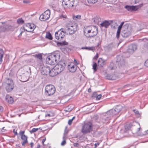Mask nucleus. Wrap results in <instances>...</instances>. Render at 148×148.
<instances>
[{
  "label": "nucleus",
  "instance_id": "f257e3e1",
  "mask_svg": "<svg viewBox=\"0 0 148 148\" xmlns=\"http://www.w3.org/2000/svg\"><path fill=\"white\" fill-rule=\"evenodd\" d=\"M60 58V55L59 53L53 54L48 56L46 59L47 64L50 65H53Z\"/></svg>",
  "mask_w": 148,
  "mask_h": 148
},
{
  "label": "nucleus",
  "instance_id": "f03ea898",
  "mask_svg": "<svg viewBox=\"0 0 148 148\" xmlns=\"http://www.w3.org/2000/svg\"><path fill=\"white\" fill-rule=\"evenodd\" d=\"M68 32L70 35L74 34L77 31V25L74 22H71L68 24L66 26Z\"/></svg>",
  "mask_w": 148,
  "mask_h": 148
},
{
  "label": "nucleus",
  "instance_id": "7ed1b4c3",
  "mask_svg": "<svg viewBox=\"0 0 148 148\" xmlns=\"http://www.w3.org/2000/svg\"><path fill=\"white\" fill-rule=\"evenodd\" d=\"M66 66V64L64 61H60L55 66V70L58 74L64 70Z\"/></svg>",
  "mask_w": 148,
  "mask_h": 148
},
{
  "label": "nucleus",
  "instance_id": "20e7f679",
  "mask_svg": "<svg viewBox=\"0 0 148 148\" xmlns=\"http://www.w3.org/2000/svg\"><path fill=\"white\" fill-rule=\"evenodd\" d=\"M55 91V88L53 85H48L45 87V93L46 95L50 96L53 95Z\"/></svg>",
  "mask_w": 148,
  "mask_h": 148
},
{
  "label": "nucleus",
  "instance_id": "39448f33",
  "mask_svg": "<svg viewBox=\"0 0 148 148\" xmlns=\"http://www.w3.org/2000/svg\"><path fill=\"white\" fill-rule=\"evenodd\" d=\"M66 32V30L65 29L61 28L55 33V36L56 38L60 40H62L64 38Z\"/></svg>",
  "mask_w": 148,
  "mask_h": 148
},
{
  "label": "nucleus",
  "instance_id": "423d86ee",
  "mask_svg": "<svg viewBox=\"0 0 148 148\" xmlns=\"http://www.w3.org/2000/svg\"><path fill=\"white\" fill-rule=\"evenodd\" d=\"M4 84L5 88L8 92L12 91L13 89L14 85L13 81L11 79L8 78Z\"/></svg>",
  "mask_w": 148,
  "mask_h": 148
},
{
  "label": "nucleus",
  "instance_id": "0eeeda50",
  "mask_svg": "<svg viewBox=\"0 0 148 148\" xmlns=\"http://www.w3.org/2000/svg\"><path fill=\"white\" fill-rule=\"evenodd\" d=\"M121 32L122 36L124 37H127L130 34L131 31V27H129L127 24L125 25L123 27Z\"/></svg>",
  "mask_w": 148,
  "mask_h": 148
},
{
  "label": "nucleus",
  "instance_id": "6e6552de",
  "mask_svg": "<svg viewBox=\"0 0 148 148\" xmlns=\"http://www.w3.org/2000/svg\"><path fill=\"white\" fill-rule=\"evenodd\" d=\"M92 129V124L89 122L85 124L83 126L82 132L84 134L90 132Z\"/></svg>",
  "mask_w": 148,
  "mask_h": 148
},
{
  "label": "nucleus",
  "instance_id": "1a4fd4ad",
  "mask_svg": "<svg viewBox=\"0 0 148 148\" xmlns=\"http://www.w3.org/2000/svg\"><path fill=\"white\" fill-rule=\"evenodd\" d=\"M50 15V10H47L43 14L40 15L39 17V19L41 21H46L49 19Z\"/></svg>",
  "mask_w": 148,
  "mask_h": 148
},
{
  "label": "nucleus",
  "instance_id": "9d476101",
  "mask_svg": "<svg viewBox=\"0 0 148 148\" xmlns=\"http://www.w3.org/2000/svg\"><path fill=\"white\" fill-rule=\"evenodd\" d=\"M36 27V26L34 24L28 23L24 26L23 29L27 32H30L33 31Z\"/></svg>",
  "mask_w": 148,
  "mask_h": 148
},
{
  "label": "nucleus",
  "instance_id": "9b49d317",
  "mask_svg": "<svg viewBox=\"0 0 148 148\" xmlns=\"http://www.w3.org/2000/svg\"><path fill=\"white\" fill-rule=\"evenodd\" d=\"M74 0H63L62 4L63 5L67 6L69 7H71L73 6Z\"/></svg>",
  "mask_w": 148,
  "mask_h": 148
},
{
  "label": "nucleus",
  "instance_id": "f8f14e48",
  "mask_svg": "<svg viewBox=\"0 0 148 148\" xmlns=\"http://www.w3.org/2000/svg\"><path fill=\"white\" fill-rule=\"evenodd\" d=\"M98 33V29L95 26L92 27V29L89 34L88 38H91L96 36Z\"/></svg>",
  "mask_w": 148,
  "mask_h": 148
},
{
  "label": "nucleus",
  "instance_id": "ddd939ff",
  "mask_svg": "<svg viewBox=\"0 0 148 148\" xmlns=\"http://www.w3.org/2000/svg\"><path fill=\"white\" fill-rule=\"evenodd\" d=\"M49 72H50V68L49 67H42L40 69L41 73L43 75H47L49 74Z\"/></svg>",
  "mask_w": 148,
  "mask_h": 148
},
{
  "label": "nucleus",
  "instance_id": "4468645a",
  "mask_svg": "<svg viewBox=\"0 0 148 148\" xmlns=\"http://www.w3.org/2000/svg\"><path fill=\"white\" fill-rule=\"evenodd\" d=\"M137 49V47L136 45L132 44L130 45L127 49V52L130 54L133 53L134 51Z\"/></svg>",
  "mask_w": 148,
  "mask_h": 148
},
{
  "label": "nucleus",
  "instance_id": "2eb2a0df",
  "mask_svg": "<svg viewBox=\"0 0 148 148\" xmlns=\"http://www.w3.org/2000/svg\"><path fill=\"white\" fill-rule=\"evenodd\" d=\"M116 62H118V65L120 66H123L125 64V61L121 56H118L117 57Z\"/></svg>",
  "mask_w": 148,
  "mask_h": 148
},
{
  "label": "nucleus",
  "instance_id": "dca6fc26",
  "mask_svg": "<svg viewBox=\"0 0 148 148\" xmlns=\"http://www.w3.org/2000/svg\"><path fill=\"white\" fill-rule=\"evenodd\" d=\"M92 26H90L84 27V33L87 37H88L89 34L91 30Z\"/></svg>",
  "mask_w": 148,
  "mask_h": 148
},
{
  "label": "nucleus",
  "instance_id": "f3484780",
  "mask_svg": "<svg viewBox=\"0 0 148 148\" xmlns=\"http://www.w3.org/2000/svg\"><path fill=\"white\" fill-rule=\"evenodd\" d=\"M125 8L128 11H134L137 10L138 8L136 6H130L126 5L125 6Z\"/></svg>",
  "mask_w": 148,
  "mask_h": 148
},
{
  "label": "nucleus",
  "instance_id": "a211bd4d",
  "mask_svg": "<svg viewBox=\"0 0 148 148\" xmlns=\"http://www.w3.org/2000/svg\"><path fill=\"white\" fill-rule=\"evenodd\" d=\"M112 21H105L100 24L101 27L107 28L108 26L112 23Z\"/></svg>",
  "mask_w": 148,
  "mask_h": 148
},
{
  "label": "nucleus",
  "instance_id": "6ab92c4d",
  "mask_svg": "<svg viewBox=\"0 0 148 148\" xmlns=\"http://www.w3.org/2000/svg\"><path fill=\"white\" fill-rule=\"evenodd\" d=\"M68 68L70 71L71 72H75L76 69V66L73 63L68 65Z\"/></svg>",
  "mask_w": 148,
  "mask_h": 148
},
{
  "label": "nucleus",
  "instance_id": "aec40b11",
  "mask_svg": "<svg viewBox=\"0 0 148 148\" xmlns=\"http://www.w3.org/2000/svg\"><path fill=\"white\" fill-rule=\"evenodd\" d=\"M58 74V73L57 72V71L55 70V68L54 67L51 70L50 69V72L49 75L51 77H53Z\"/></svg>",
  "mask_w": 148,
  "mask_h": 148
},
{
  "label": "nucleus",
  "instance_id": "412c9836",
  "mask_svg": "<svg viewBox=\"0 0 148 148\" xmlns=\"http://www.w3.org/2000/svg\"><path fill=\"white\" fill-rule=\"evenodd\" d=\"M5 99L6 101L10 103H12L13 102V98L9 95H6Z\"/></svg>",
  "mask_w": 148,
  "mask_h": 148
},
{
  "label": "nucleus",
  "instance_id": "4be33fe9",
  "mask_svg": "<svg viewBox=\"0 0 148 148\" xmlns=\"http://www.w3.org/2000/svg\"><path fill=\"white\" fill-rule=\"evenodd\" d=\"M98 65L101 67H103L106 63V61L101 58H100L98 61Z\"/></svg>",
  "mask_w": 148,
  "mask_h": 148
},
{
  "label": "nucleus",
  "instance_id": "5701e85b",
  "mask_svg": "<svg viewBox=\"0 0 148 148\" xmlns=\"http://www.w3.org/2000/svg\"><path fill=\"white\" fill-rule=\"evenodd\" d=\"M21 138L23 141L22 143V145L24 146L25 144L28 142L27 136L25 135H23L21 136Z\"/></svg>",
  "mask_w": 148,
  "mask_h": 148
},
{
  "label": "nucleus",
  "instance_id": "b1692460",
  "mask_svg": "<svg viewBox=\"0 0 148 148\" xmlns=\"http://www.w3.org/2000/svg\"><path fill=\"white\" fill-rule=\"evenodd\" d=\"M108 114H110L111 115V116H112L116 114H117V112H116V110L115 109H112L109 110L108 112Z\"/></svg>",
  "mask_w": 148,
  "mask_h": 148
},
{
  "label": "nucleus",
  "instance_id": "393cba45",
  "mask_svg": "<svg viewBox=\"0 0 148 148\" xmlns=\"http://www.w3.org/2000/svg\"><path fill=\"white\" fill-rule=\"evenodd\" d=\"M8 25L1 26H0V32H4L6 31L7 30Z\"/></svg>",
  "mask_w": 148,
  "mask_h": 148
},
{
  "label": "nucleus",
  "instance_id": "a878e982",
  "mask_svg": "<svg viewBox=\"0 0 148 148\" xmlns=\"http://www.w3.org/2000/svg\"><path fill=\"white\" fill-rule=\"evenodd\" d=\"M117 113L120 112L122 109V106L120 105L117 106L114 109Z\"/></svg>",
  "mask_w": 148,
  "mask_h": 148
},
{
  "label": "nucleus",
  "instance_id": "bb28decb",
  "mask_svg": "<svg viewBox=\"0 0 148 148\" xmlns=\"http://www.w3.org/2000/svg\"><path fill=\"white\" fill-rule=\"evenodd\" d=\"M73 108V107H71V105H69L65 108L64 111L66 112H70L72 110Z\"/></svg>",
  "mask_w": 148,
  "mask_h": 148
},
{
  "label": "nucleus",
  "instance_id": "cd10ccee",
  "mask_svg": "<svg viewBox=\"0 0 148 148\" xmlns=\"http://www.w3.org/2000/svg\"><path fill=\"white\" fill-rule=\"evenodd\" d=\"M140 41H143L145 42V45L148 46V39L146 38H145L143 39H140Z\"/></svg>",
  "mask_w": 148,
  "mask_h": 148
},
{
  "label": "nucleus",
  "instance_id": "c85d7f7f",
  "mask_svg": "<svg viewBox=\"0 0 148 148\" xmlns=\"http://www.w3.org/2000/svg\"><path fill=\"white\" fill-rule=\"evenodd\" d=\"M108 68L110 70H112L114 69L115 67L114 66V64L113 63H111L110 64Z\"/></svg>",
  "mask_w": 148,
  "mask_h": 148
},
{
  "label": "nucleus",
  "instance_id": "c756f323",
  "mask_svg": "<svg viewBox=\"0 0 148 148\" xmlns=\"http://www.w3.org/2000/svg\"><path fill=\"white\" fill-rule=\"evenodd\" d=\"M106 77L107 79L109 80H113L114 79L113 77V76L110 74H108L106 76Z\"/></svg>",
  "mask_w": 148,
  "mask_h": 148
},
{
  "label": "nucleus",
  "instance_id": "7c9ffc66",
  "mask_svg": "<svg viewBox=\"0 0 148 148\" xmlns=\"http://www.w3.org/2000/svg\"><path fill=\"white\" fill-rule=\"evenodd\" d=\"M46 38L50 40H51L52 39V36L49 32L47 33L46 35Z\"/></svg>",
  "mask_w": 148,
  "mask_h": 148
},
{
  "label": "nucleus",
  "instance_id": "2f4dec72",
  "mask_svg": "<svg viewBox=\"0 0 148 148\" xmlns=\"http://www.w3.org/2000/svg\"><path fill=\"white\" fill-rule=\"evenodd\" d=\"M35 56L37 58L39 59L40 60H42V55L41 54H36Z\"/></svg>",
  "mask_w": 148,
  "mask_h": 148
},
{
  "label": "nucleus",
  "instance_id": "473e14b6",
  "mask_svg": "<svg viewBox=\"0 0 148 148\" xmlns=\"http://www.w3.org/2000/svg\"><path fill=\"white\" fill-rule=\"evenodd\" d=\"M101 19L97 17H95L93 19V21L95 23L97 24L98 22Z\"/></svg>",
  "mask_w": 148,
  "mask_h": 148
},
{
  "label": "nucleus",
  "instance_id": "72a5a7b5",
  "mask_svg": "<svg viewBox=\"0 0 148 148\" xmlns=\"http://www.w3.org/2000/svg\"><path fill=\"white\" fill-rule=\"evenodd\" d=\"M93 69L94 71L95 72L97 70V64L96 62H94L92 66Z\"/></svg>",
  "mask_w": 148,
  "mask_h": 148
},
{
  "label": "nucleus",
  "instance_id": "f704fd0d",
  "mask_svg": "<svg viewBox=\"0 0 148 148\" xmlns=\"http://www.w3.org/2000/svg\"><path fill=\"white\" fill-rule=\"evenodd\" d=\"M98 0H87L88 3H94L97 2Z\"/></svg>",
  "mask_w": 148,
  "mask_h": 148
},
{
  "label": "nucleus",
  "instance_id": "c9c22d12",
  "mask_svg": "<svg viewBox=\"0 0 148 148\" xmlns=\"http://www.w3.org/2000/svg\"><path fill=\"white\" fill-rule=\"evenodd\" d=\"M24 22L22 18H20L17 20V23H23Z\"/></svg>",
  "mask_w": 148,
  "mask_h": 148
},
{
  "label": "nucleus",
  "instance_id": "e433bc0d",
  "mask_svg": "<svg viewBox=\"0 0 148 148\" xmlns=\"http://www.w3.org/2000/svg\"><path fill=\"white\" fill-rule=\"evenodd\" d=\"M4 54V51L1 49H0V57L3 58Z\"/></svg>",
  "mask_w": 148,
  "mask_h": 148
},
{
  "label": "nucleus",
  "instance_id": "4c0bfd02",
  "mask_svg": "<svg viewBox=\"0 0 148 148\" xmlns=\"http://www.w3.org/2000/svg\"><path fill=\"white\" fill-rule=\"evenodd\" d=\"M65 136H64L63 137V139L64 140L62 141V142L61 143V145L62 146H64V145H65L66 143V141H65V140H64V138H65Z\"/></svg>",
  "mask_w": 148,
  "mask_h": 148
},
{
  "label": "nucleus",
  "instance_id": "58836bf2",
  "mask_svg": "<svg viewBox=\"0 0 148 148\" xmlns=\"http://www.w3.org/2000/svg\"><path fill=\"white\" fill-rule=\"evenodd\" d=\"M124 23V22H121L119 25V26L118 27V30H120L121 31V29Z\"/></svg>",
  "mask_w": 148,
  "mask_h": 148
},
{
  "label": "nucleus",
  "instance_id": "ea45409f",
  "mask_svg": "<svg viewBox=\"0 0 148 148\" xmlns=\"http://www.w3.org/2000/svg\"><path fill=\"white\" fill-rule=\"evenodd\" d=\"M87 49L89 50H92V51H94L95 50V48L94 47H87Z\"/></svg>",
  "mask_w": 148,
  "mask_h": 148
},
{
  "label": "nucleus",
  "instance_id": "a19ab883",
  "mask_svg": "<svg viewBox=\"0 0 148 148\" xmlns=\"http://www.w3.org/2000/svg\"><path fill=\"white\" fill-rule=\"evenodd\" d=\"M81 17V16L79 15H77L73 17V19L75 20H77V19H80Z\"/></svg>",
  "mask_w": 148,
  "mask_h": 148
},
{
  "label": "nucleus",
  "instance_id": "79ce46f5",
  "mask_svg": "<svg viewBox=\"0 0 148 148\" xmlns=\"http://www.w3.org/2000/svg\"><path fill=\"white\" fill-rule=\"evenodd\" d=\"M38 130V128H33L30 131V132L32 134L37 131Z\"/></svg>",
  "mask_w": 148,
  "mask_h": 148
},
{
  "label": "nucleus",
  "instance_id": "37998d69",
  "mask_svg": "<svg viewBox=\"0 0 148 148\" xmlns=\"http://www.w3.org/2000/svg\"><path fill=\"white\" fill-rule=\"evenodd\" d=\"M134 112L137 115V116L139 117V116H140V114L139 113V112L137 110H133Z\"/></svg>",
  "mask_w": 148,
  "mask_h": 148
},
{
  "label": "nucleus",
  "instance_id": "c03bdc74",
  "mask_svg": "<svg viewBox=\"0 0 148 148\" xmlns=\"http://www.w3.org/2000/svg\"><path fill=\"white\" fill-rule=\"evenodd\" d=\"M120 32H121V30H119L117 29L116 35V37L117 38H118L119 37Z\"/></svg>",
  "mask_w": 148,
  "mask_h": 148
},
{
  "label": "nucleus",
  "instance_id": "a18cd8bd",
  "mask_svg": "<svg viewBox=\"0 0 148 148\" xmlns=\"http://www.w3.org/2000/svg\"><path fill=\"white\" fill-rule=\"evenodd\" d=\"M136 130L135 131V133H137L140 130V129H141V128L139 127H136Z\"/></svg>",
  "mask_w": 148,
  "mask_h": 148
},
{
  "label": "nucleus",
  "instance_id": "49530a36",
  "mask_svg": "<svg viewBox=\"0 0 148 148\" xmlns=\"http://www.w3.org/2000/svg\"><path fill=\"white\" fill-rule=\"evenodd\" d=\"M101 94H99V95H97V96L96 97V99L97 100H99L101 98Z\"/></svg>",
  "mask_w": 148,
  "mask_h": 148
},
{
  "label": "nucleus",
  "instance_id": "de8ad7c7",
  "mask_svg": "<svg viewBox=\"0 0 148 148\" xmlns=\"http://www.w3.org/2000/svg\"><path fill=\"white\" fill-rule=\"evenodd\" d=\"M24 131H21L19 133V134L21 136L25 135L24 134Z\"/></svg>",
  "mask_w": 148,
  "mask_h": 148
},
{
  "label": "nucleus",
  "instance_id": "09e8293b",
  "mask_svg": "<svg viewBox=\"0 0 148 148\" xmlns=\"http://www.w3.org/2000/svg\"><path fill=\"white\" fill-rule=\"evenodd\" d=\"M72 121H72V119H71L69 120L68 122V124L69 125H71L72 123Z\"/></svg>",
  "mask_w": 148,
  "mask_h": 148
},
{
  "label": "nucleus",
  "instance_id": "8fccbe9b",
  "mask_svg": "<svg viewBox=\"0 0 148 148\" xmlns=\"http://www.w3.org/2000/svg\"><path fill=\"white\" fill-rule=\"evenodd\" d=\"M66 127L65 130H64V136H65V135L66 134L68 133V131L67 130H66Z\"/></svg>",
  "mask_w": 148,
  "mask_h": 148
},
{
  "label": "nucleus",
  "instance_id": "3c124183",
  "mask_svg": "<svg viewBox=\"0 0 148 148\" xmlns=\"http://www.w3.org/2000/svg\"><path fill=\"white\" fill-rule=\"evenodd\" d=\"M145 65L146 66L148 67V59L145 61Z\"/></svg>",
  "mask_w": 148,
  "mask_h": 148
},
{
  "label": "nucleus",
  "instance_id": "603ef678",
  "mask_svg": "<svg viewBox=\"0 0 148 148\" xmlns=\"http://www.w3.org/2000/svg\"><path fill=\"white\" fill-rule=\"evenodd\" d=\"M46 140V138L43 139L42 141V146L43 147L44 145V142Z\"/></svg>",
  "mask_w": 148,
  "mask_h": 148
},
{
  "label": "nucleus",
  "instance_id": "864d4df0",
  "mask_svg": "<svg viewBox=\"0 0 148 148\" xmlns=\"http://www.w3.org/2000/svg\"><path fill=\"white\" fill-rule=\"evenodd\" d=\"M73 145L75 147H78L79 146V144L78 143H75Z\"/></svg>",
  "mask_w": 148,
  "mask_h": 148
},
{
  "label": "nucleus",
  "instance_id": "5fc2aeb1",
  "mask_svg": "<svg viewBox=\"0 0 148 148\" xmlns=\"http://www.w3.org/2000/svg\"><path fill=\"white\" fill-rule=\"evenodd\" d=\"M99 145V143H97L95 144V148H96L97 146Z\"/></svg>",
  "mask_w": 148,
  "mask_h": 148
},
{
  "label": "nucleus",
  "instance_id": "6e6d98bb",
  "mask_svg": "<svg viewBox=\"0 0 148 148\" xmlns=\"http://www.w3.org/2000/svg\"><path fill=\"white\" fill-rule=\"evenodd\" d=\"M93 96L95 97H97V95L96 92H95L93 93Z\"/></svg>",
  "mask_w": 148,
  "mask_h": 148
},
{
  "label": "nucleus",
  "instance_id": "4d7b16f0",
  "mask_svg": "<svg viewBox=\"0 0 148 148\" xmlns=\"http://www.w3.org/2000/svg\"><path fill=\"white\" fill-rule=\"evenodd\" d=\"M98 58V55L97 54V53L96 55L95 56L94 58L95 60H97V59Z\"/></svg>",
  "mask_w": 148,
  "mask_h": 148
},
{
  "label": "nucleus",
  "instance_id": "13d9d810",
  "mask_svg": "<svg viewBox=\"0 0 148 148\" xmlns=\"http://www.w3.org/2000/svg\"><path fill=\"white\" fill-rule=\"evenodd\" d=\"M13 132L15 135H16L17 134V133L16 131H15V129L13 130Z\"/></svg>",
  "mask_w": 148,
  "mask_h": 148
},
{
  "label": "nucleus",
  "instance_id": "bf43d9fd",
  "mask_svg": "<svg viewBox=\"0 0 148 148\" xmlns=\"http://www.w3.org/2000/svg\"><path fill=\"white\" fill-rule=\"evenodd\" d=\"M1 58L0 57V64H1L2 62V58Z\"/></svg>",
  "mask_w": 148,
  "mask_h": 148
},
{
  "label": "nucleus",
  "instance_id": "052dcab7",
  "mask_svg": "<svg viewBox=\"0 0 148 148\" xmlns=\"http://www.w3.org/2000/svg\"><path fill=\"white\" fill-rule=\"evenodd\" d=\"M45 116L46 117H49L51 116V115L49 114H46L45 115Z\"/></svg>",
  "mask_w": 148,
  "mask_h": 148
},
{
  "label": "nucleus",
  "instance_id": "680f3d73",
  "mask_svg": "<svg viewBox=\"0 0 148 148\" xmlns=\"http://www.w3.org/2000/svg\"><path fill=\"white\" fill-rule=\"evenodd\" d=\"M3 108L1 106H0V111H2L3 110Z\"/></svg>",
  "mask_w": 148,
  "mask_h": 148
},
{
  "label": "nucleus",
  "instance_id": "e2e57ef3",
  "mask_svg": "<svg viewBox=\"0 0 148 148\" xmlns=\"http://www.w3.org/2000/svg\"><path fill=\"white\" fill-rule=\"evenodd\" d=\"M41 146H40V145L38 143L37 144V148H39Z\"/></svg>",
  "mask_w": 148,
  "mask_h": 148
},
{
  "label": "nucleus",
  "instance_id": "0e129e2a",
  "mask_svg": "<svg viewBox=\"0 0 148 148\" xmlns=\"http://www.w3.org/2000/svg\"><path fill=\"white\" fill-rule=\"evenodd\" d=\"M34 145V143L32 142H31L30 143V145L31 147H32Z\"/></svg>",
  "mask_w": 148,
  "mask_h": 148
},
{
  "label": "nucleus",
  "instance_id": "69168bd1",
  "mask_svg": "<svg viewBox=\"0 0 148 148\" xmlns=\"http://www.w3.org/2000/svg\"><path fill=\"white\" fill-rule=\"evenodd\" d=\"M23 33V32H21L20 33V34H19V36H18V37H20L21 36V35H22V34Z\"/></svg>",
  "mask_w": 148,
  "mask_h": 148
},
{
  "label": "nucleus",
  "instance_id": "338daca9",
  "mask_svg": "<svg viewBox=\"0 0 148 148\" xmlns=\"http://www.w3.org/2000/svg\"><path fill=\"white\" fill-rule=\"evenodd\" d=\"M87 47H82V49H87Z\"/></svg>",
  "mask_w": 148,
  "mask_h": 148
},
{
  "label": "nucleus",
  "instance_id": "774afa93",
  "mask_svg": "<svg viewBox=\"0 0 148 148\" xmlns=\"http://www.w3.org/2000/svg\"><path fill=\"white\" fill-rule=\"evenodd\" d=\"M91 91V90L90 88H89L88 90V92H90Z\"/></svg>",
  "mask_w": 148,
  "mask_h": 148
}]
</instances>
